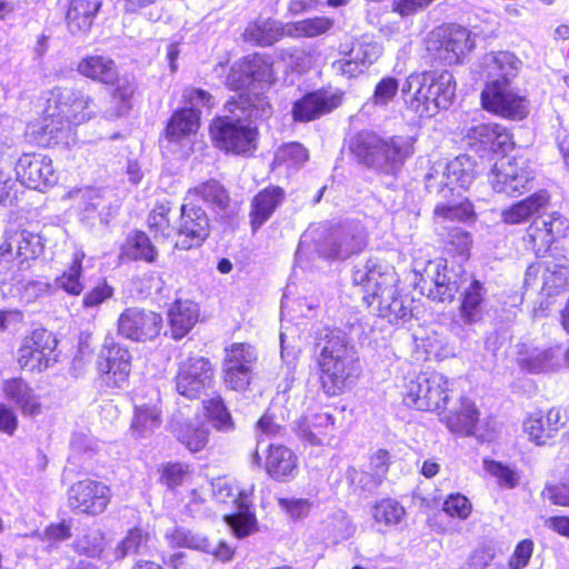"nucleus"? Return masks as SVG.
<instances>
[{"label": "nucleus", "mask_w": 569, "mask_h": 569, "mask_svg": "<svg viewBox=\"0 0 569 569\" xmlns=\"http://www.w3.org/2000/svg\"><path fill=\"white\" fill-rule=\"evenodd\" d=\"M97 112L91 97L71 88L50 91L40 123H30L27 134L41 147L70 146L74 142L72 127L90 120Z\"/></svg>", "instance_id": "obj_1"}, {"label": "nucleus", "mask_w": 569, "mask_h": 569, "mask_svg": "<svg viewBox=\"0 0 569 569\" xmlns=\"http://www.w3.org/2000/svg\"><path fill=\"white\" fill-rule=\"evenodd\" d=\"M228 110L232 116L217 117L210 124V134L217 148L234 154H246L256 149L257 128L251 119L266 118L270 104L263 97L239 96V101L229 100Z\"/></svg>", "instance_id": "obj_2"}, {"label": "nucleus", "mask_w": 569, "mask_h": 569, "mask_svg": "<svg viewBox=\"0 0 569 569\" xmlns=\"http://www.w3.org/2000/svg\"><path fill=\"white\" fill-rule=\"evenodd\" d=\"M353 283L360 288L362 300L378 317L393 323L410 316V309L398 296V276L392 266L370 258L355 267Z\"/></svg>", "instance_id": "obj_3"}, {"label": "nucleus", "mask_w": 569, "mask_h": 569, "mask_svg": "<svg viewBox=\"0 0 569 569\" xmlns=\"http://www.w3.org/2000/svg\"><path fill=\"white\" fill-rule=\"evenodd\" d=\"M318 346L320 381L328 396H338L350 389L361 373L356 351L339 329L327 330Z\"/></svg>", "instance_id": "obj_4"}, {"label": "nucleus", "mask_w": 569, "mask_h": 569, "mask_svg": "<svg viewBox=\"0 0 569 569\" xmlns=\"http://www.w3.org/2000/svg\"><path fill=\"white\" fill-rule=\"evenodd\" d=\"M457 83L449 71L409 74L401 91L407 107L419 117L431 118L448 109L456 98Z\"/></svg>", "instance_id": "obj_5"}, {"label": "nucleus", "mask_w": 569, "mask_h": 569, "mask_svg": "<svg viewBox=\"0 0 569 569\" xmlns=\"http://www.w3.org/2000/svg\"><path fill=\"white\" fill-rule=\"evenodd\" d=\"M413 143L411 137H382L372 131H361L351 139L349 149L366 167L383 174H396L412 156Z\"/></svg>", "instance_id": "obj_6"}, {"label": "nucleus", "mask_w": 569, "mask_h": 569, "mask_svg": "<svg viewBox=\"0 0 569 569\" xmlns=\"http://www.w3.org/2000/svg\"><path fill=\"white\" fill-rule=\"evenodd\" d=\"M476 160L461 154L450 161H436L426 174V188L442 199L459 197L476 177Z\"/></svg>", "instance_id": "obj_7"}, {"label": "nucleus", "mask_w": 569, "mask_h": 569, "mask_svg": "<svg viewBox=\"0 0 569 569\" xmlns=\"http://www.w3.org/2000/svg\"><path fill=\"white\" fill-rule=\"evenodd\" d=\"M42 237L22 227L8 226L0 236V268L26 271L42 253Z\"/></svg>", "instance_id": "obj_8"}, {"label": "nucleus", "mask_w": 569, "mask_h": 569, "mask_svg": "<svg viewBox=\"0 0 569 569\" xmlns=\"http://www.w3.org/2000/svg\"><path fill=\"white\" fill-rule=\"evenodd\" d=\"M452 385L440 372H421L406 382L403 402L417 410L440 413L448 403Z\"/></svg>", "instance_id": "obj_9"}, {"label": "nucleus", "mask_w": 569, "mask_h": 569, "mask_svg": "<svg viewBox=\"0 0 569 569\" xmlns=\"http://www.w3.org/2000/svg\"><path fill=\"white\" fill-rule=\"evenodd\" d=\"M213 498L220 503H234L238 511L224 515L223 519L238 538L248 536L254 526V516L248 508V496L252 492V487L247 490H240L232 479L220 477L211 481Z\"/></svg>", "instance_id": "obj_10"}, {"label": "nucleus", "mask_w": 569, "mask_h": 569, "mask_svg": "<svg viewBox=\"0 0 569 569\" xmlns=\"http://www.w3.org/2000/svg\"><path fill=\"white\" fill-rule=\"evenodd\" d=\"M473 47L470 31L460 26L437 28L426 39L429 56L449 66L460 62Z\"/></svg>", "instance_id": "obj_11"}, {"label": "nucleus", "mask_w": 569, "mask_h": 569, "mask_svg": "<svg viewBox=\"0 0 569 569\" xmlns=\"http://www.w3.org/2000/svg\"><path fill=\"white\" fill-rule=\"evenodd\" d=\"M482 107L499 117L522 120L529 113L527 97L508 82L487 81L481 92Z\"/></svg>", "instance_id": "obj_12"}, {"label": "nucleus", "mask_w": 569, "mask_h": 569, "mask_svg": "<svg viewBox=\"0 0 569 569\" xmlns=\"http://www.w3.org/2000/svg\"><path fill=\"white\" fill-rule=\"evenodd\" d=\"M183 98L190 107L182 108L171 116L166 129V136L170 141H180L194 134L200 126L199 108L211 109L216 104L214 98L208 91L198 88L186 89Z\"/></svg>", "instance_id": "obj_13"}, {"label": "nucleus", "mask_w": 569, "mask_h": 569, "mask_svg": "<svg viewBox=\"0 0 569 569\" xmlns=\"http://www.w3.org/2000/svg\"><path fill=\"white\" fill-rule=\"evenodd\" d=\"M367 246V233L361 223H343L328 232L318 243L319 254L330 260H345L361 252Z\"/></svg>", "instance_id": "obj_14"}, {"label": "nucleus", "mask_w": 569, "mask_h": 569, "mask_svg": "<svg viewBox=\"0 0 569 569\" xmlns=\"http://www.w3.org/2000/svg\"><path fill=\"white\" fill-rule=\"evenodd\" d=\"M532 179L527 159L502 157L493 166L490 183L496 192L513 197L528 190Z\"/></svg>", "instance_id": "obj_15"}, {"label": "nucleus", "mask_w": 569, "mask_h": 569, "mask_svg": "<svg viewBox=\"0 0 569 569\" xmlns=\"http://www.w3.org/2000/svg\"><path fill=\"white\" fill-rule=\"evenodd\" d=\"M57 340L44 329L33 330L18 350L19 366L27 371H44L57 361Z\"/></svg>", "instance_id": "obj_16"}, {"label": "nucleus", "mask_w": 569, "mask_h": 569, "mask_svg": "<svg viewBox=\"0 0 569 569\" xmlns=\"http://www.w3.org/2000/svg\"><path fill=\"white\" fill-rule=\"evenodd\" d=\"M97 368L107 386L123 389L131 371V353L128 348L107 338L99 352Z\"/></svg>", "instance_id": "obj_17"}, {"label": "nucleus", "mask_w": 569, "mask_h": 569, "mask_svg": "<svg viewBox=\"0 0 569 569\" xmlns=\"http://www.w3.org/2000/svg\"><path fill=\"white\" fill-rule=\"evenodd\" d=\"M213 382L211 362L200 356L188 357L179 362L176 376V389L179 395L189 399L199 398Z\"/></svg>", "instance_id": "obj_18"}, {"label": "nucleus", "mask_w": 569, "mask_h": 569, "mask_svg": "<svg viewBox=\"0 0 569 569\" xmlns=\"http://www.w3.org/2000/svg\"><path fill=\"white\" fill-rule=\"evenodd\" d=\"M111 497V490L106 483L84 479L69 488L68 506L76 513L97 516L107 509Z\"/></svg>", "instance_id": "obj_19"}, {"label": "nucleus", "mask_w": 569, "mask_h": 569, "mask_svg": "<svg viewBox=\"0 0 569 569\" xmlns=\"http://www.w3.org/2000/svg\"><path fill=\"white\" fill-rule=\"evenodd\" d=\"M148 400L140 393L133 397V417L130 426L131 436L137 440L149 439L162 423L160 395L154 388H148Z\"/></svg>", "instance_id": "obj_20"}, {"label": "nucleus", "mask_w": 569, "mask_h": 569, "mask_svg": "<svg viewBox=\"0 0 569 569\" xmlns=\"http://www.w3.org/2000/svg\"><path fill=\"white\" fill-rule=\"evenodd\" d=\"M162 317L151 310L127 308L118 319V331L132 341H148L159 336Z\"/></svg>", "instance_id": "obj_21"}, {"label": "nucleus", "mask_w": 569, "mask_h": 569, "mask_svg": "<svg viewBox=\"0 0 569 569\" xmlns=\"http://www.w3.org/2000/svg\"><path fill=\"white\" fill-rule=\"evenodd\" d=\"M568 228V220L553 212L535 219L527 229L523 241L536 256H542L558 238L565 236Z\"/></svg>", "instance_id": "obj_22"}, {"label": "nucleus", "mask_w": 569, "mask_h": 569, "mask_svg": "<svg viewBox=\"0 0 569 569\" xmlns=\"http://www.w3.org/2000/svg\"><path fill=\"white\" fill-rule=\"evenodd\" d=\"M487 288L477 279H471L466 287H462L459 319L463 327L457 332L458 336L469 337L471 328L483 321L487 315Z\"/></svg>", "instance_id": "obj_23"}, {"label": "nucleus", "mask_w": 569, "mask_h": 569, "mask_svg": "<svg viewBox=\"0 0 569 569\" xmlns=\"http://www.w3.org/2000/svg\"><path fill=\"white\" fill-rule=\"evenodd\" d=\"M418 283L421 290L428 289V297L438 302H451L467 279L458 280V274L448 270L441 262L429 261Z\"/></svg>", "instance_id": "obj_24"}, {"label": "nucleus", "mask_w": 569, "mask_h": 569, "mask_svg": "<svg viewBox=\"0 0 569 569\" xmlns=\"http://www.w3.org/2000/svg\"><path fill=\"white\" fill-rule=\"evenodd\" d=\"M209 234V219L201 207L187 201L181 206L176 247L188 250L199 246Z\"/></svg>", "instance_id": "obj_25"}, {"label": "nucleus", "mask_w": 569, "mask_h": 569, "mask_svg": "<svg viewBox=\"0 0 569 569\" xmlns=\"http://www.w3.org/2000/svg\"><path fill=\"white\" fill-rule=\"evenodd\" d=\"M16 173L21 184L34 190L53 186L58 179L52 160L41 153L22 154L17 161Z\"/></svg>", "instance_id": "obj_26"}, {"label": "nucleus", "mask_w": 569, "mask_h": 569, "mask_svg": "<svg viewBox=\"0 0 569 569\" xmlns=\"http://www.w3.org/2000/svg\"><path fill=\"white\" fill-rule=\"evenodd\" d=\"M272 68L258 54L248 56L234 63L227 77L226 84L237 91L251 86L254 82L270 83Z\"/></svg>", "instance_id": "obj_27"}, {"label": "nucleus", "mask_w": 569, "mask_h": 569, "mask_svg": "<svg viewBox=\"0 0 569 569\" xmlns=\"http://www.w3.org/2000/svg\"><path fill=\"white\" fill-rule=\"evenodd\" d=\"M517 348V362L522 370L529 373L549 372L560 367L562 350L559 345L537 347L522 342Z\"/></svg>", "instance_id": "obj_28"}, {"label": "nucleus", "mask_w": 569, "mask_h": 569, "mask_svg": "<svg viewBox=\"0 0 569 569\" xmlns=\"http://www.w3.org/2000/svg\"><path fill=\"white\" fill-rule=\"evenodd\" d=\"M466 140L477 151L506 152L513 144L509 131L492 122H481L470 127L467 130Z\"/></svg>", "instance_id": "obj_29"}, {"label": "nucleus", "mask_w": 569, "mask_h": 569, "mask_svg": "<svg viewBox=\"0 0 569 569\" xmlns=\"http://www.w3.org/2000/svg\"><path fill=\"white\" fill-rule=\"evenodd\" d=\"M565 426V419L559 408H551L546 413L541 410L529 413L522 423L528 439L538 445H547Z\"/></svg>", "instance_id": "obj_30"}, {"label": "nucleus", "mask_w": 569, "mask_h": 569, "mask_svg": "<svg viewBox=\"0 0 569 569\" xmlns=\"http://www.w3.org/2000/svg\"><path fill=\"white\" fill-rule=\"evenodd\" d=\"M341 103V94L330 90H317L297 100L292 107L296 121H312L331 112Z\"/></svg>", "instance_id": "obj_31"}, {"label": "nucleus", "mask_w": 569, "mask_h": 569, "mask_svg": "<svg viewBox=\"0 0 569 569\" xmlns=\"http://www.w3.org/2000/svg\"><path fill=\"white\" fill-rule=\"evenodd\" d=\"M522 67V61L510 51L489 52L482 59L488 81L501 80L511 84Z\"/></svg>", "instance_id": "obj_32"}, {"label": "nucleus", "mask_w": 569, "mask_h": 569, "mask_svg": "<svg viewBox=\"0 0 569 569\" xmlns=\"http://www.w3.org/2000/svg\"><path fill=\"white\" fill-rule=\"evenodd\" d=\"M4 398L13 403L23 416L33 417L41 412L39 396L20 378L6 380L2 386Z\"/></svg>", "instance_id": "obj_33"}, {"label": "nucleus", "mask_w": 569, "mask_h": 569, "mask_svg": "<svg viewBox=\"0 0 569 569\" xmlns=\"http://www.w3.org/2000/svg\"><path fill=\"white\" fill-rule=\"evenodd\" d=\"M283 199L284 191L280 187L264 188L252 198L249 216L253 231H257L271 218Z\"/></svg>", "instance_id": "obj_34"}, {"label": "nucleus", "mask_w": 569, "mask_h": 569, "mask_svg": "<svg viewBox=\"0 0 569 569\" xmlns=\"http://www.w3.org/2000/svg\"><path fill=\"white\" fill-rule=\"evenodd\" d=\"M264 468L274 480L288 481L297 475V457L284 446L270 445Z\"/></svg>", "instance_id": "obj_35"}, {"label": "nucleus", "mask_w": 569, "mask_h": 569, "mask_svg": "<svg viewBox=\"0 0 569 569\" xmlns=\"http://www.w3.org/2000/svg\"><path fill=\"white\" fill-rule=\"evenodd\" d=\"M199 306L191 300H176L168 311L171 336L179 340L189 333L198 322Z\"/></svg>", "instance_id": "obj_36"}, {"label": "nucleus", "mask_w": 569, "mask_h": 569, "mask_svg": "<svg viewBox=\"0 0 569 569\" xmlns=\"http://www.w3.org/2000/svg\"><path fill=\"white\" fill-rule=\"evenodd\" d=\"M478 419L479 411L475 403L468 398L461 397L459 403L441 421L451 432L469 436L473 432Z\"/></svg>", "instance_id": "obj_37"}, {"label": "nucleus", "mask_w": 569, "mask_h": 569, "mask_svg": "<svg viewBox=\"0 0 569 569\" xmlns=\"http://www.w3.org/2000/svg\"><path fill=\"white\" fill-rule=\"evenodd\" d=\"M550 196L546 190L532 193L526 199L511 204L501 212L502 221L508 224H519L530 217L545 209L549 203Z\"/></svg>", "instance_id": "obj_38"}, {"label": "nucleus", "mask_w": 569, "mask_h": 569, "mask_svg": "<svg viewBox=\"0 0 569 569\" xmlns=\"http://www.w3.org/2000/svg\"><path fill=\"white\" fill-rule=\"evenodd\" d=\"M100 7V0H72L66 16L70 32L76 34L89 31Z\"/></svg>", "instance_id": "obj_39"}, {"label": "nucleus", "mask_w": 569, "mask_h": 569, "mask_svg": "<svg viewBox=\"0 0 569 569\" xmlns=\"http://www.w3.org/2000/svg\"><path fill=\"white\" fill-rule=\"evenodd\" d=\"M78 71L86 78L104 84L113 83L118 79V69L114 61L100 54L87 56L78 63Z\"/></svg>", "instance_id": "obj_40"}, {"label": "nucleus", "mask_w": 569, "mask_h": 569, "mask_svg": "<svg viewBox=\"0 0 569 569\" xmlns=\"http://www.w3.org/2000/svg\"><path fill=\"white\" fill-rule=\"evenodd\" d=\"M286 29L281 28L276 20L263 19L250 23L243 33L246 41L257 46L268 47L277 42Z\"/></svg>", "instance_id": "obj_41"}, {"label": "nucleus", "mask_w": 569, "mask_h": 569, "mask_svg": "<svg viewBox=\"0 0 569 569\" xmlns=\"http://www.w3.org/2000/svg\"><path fill=\"white\" fill-rule=\"evenodd\" d=\"M83 258L84 252L82 251L73 253L69 267L54 279L56 291L60 289L71 296H79L83 291L84 283L81 279Z\"/></svg>", "instance_id": "obj_42"}, {"label": "nucleus", "mask_w": 569, "mask_h": 569, "mask_svg": "<svg viewBox=\"0 0 569 569\" xmlns=\"http://www.w3.org/2000/svg\"><path fill=\"white\" fill-rule=\"evenodd\" d=\"M122 254L133 260L153 262L158 251L144 232L134 231L127 237L122 246Z\"/></svg>", "instance_id": "obj_43"}, {"label": "nucleus", "mask_w": 569, "mask_h": 569, "mask_svg": "<svg viewBox=\"0 0 569 569\" xmlns=\"http://www.w3.org/2000/svg\"><path fill=\"white\" fill-rule=\"evenodd\" d=\"M197 199L219 209L226 208L229 202L227 190L216 180L206 181L188 191L186 201L193 203Z\"/></svg>", "instance_id": "obj_44"}, {"label": "nucleus", "mask_w": 569, "mask_h": 569, "mask_svg": "<svg viewBox=\"0 0 569 569\" xmlns=\"http://www.w3.org/2000/svg\"><path fill=\"white\" fill-rule=\"evenodd\" d=\"M448 202L438 203L435 208V219L438 223L446 221H468L473 218V207L467 199L455 203V198L446 199Z\"/></svg>", "instance_id": "obj_45"}, {"label": "nucleus", "mask_w": 569, "mask_h": 569, "mask_svg": "<svg viewBox=\"0 0 569 569\" xmlns=\"http://www.w3.org/2000/svg\"><path fill=\"white\" fill-rule=\"evenodd\" d=\"M82 200V211L87 219L93 218L96 214L100 221L107 223L109 218L112 216L113 208L108 202L99 190L86 189L79 191Z\"/></svg>", "instance_id": "obj_46"}, {"label": "nucleus", "mask_w": 569, "mask_h": 569, "mask_svg": "<svg viewBox=\"0 0 569 569\" xmlns=\"http://www.w3.org/2000/svg\"><path fill=\"white\" fill-rule=\"evenodd\" d=\"M405 515V508L393 499H382L372 508V517L379 530L400 523Z\"/></svg>", "instance_id": "obj_47"}, {"label": "nucleus", "mask_w": 569, "mask_h": 569, "mask_svg": "<svg viewBox=\"0 0 569 569\" xmlns=\"http://www.w3.org/2000/svg\"><path fill=\"white\" fill-rule=\"evenodd\" d=\"M150 536L141 528L129 530L128 535L114 549V558L121 560L130 555L143 553L148 550Z\"/></svg>", "instance_id": "obj_48"}, {"label": "nucleus", "mask_w": 569, "mask_h": 569, "mask_svg": "<svg viewBox=\"0 0 569 569\" xmlns=\"http://www.w3.org/2000/svg\"><path fill=\"white\" fill-rule=\"evenodd\" d=\"M292 288L291 286H287L286 291L281 301V316L282 323L288 318V321L298 319L300 317H309V313L318 307V305L312 303L307 298L303 299H295L291 297ZM284 326L282 325V328Z\"/></svg>", "instance_id": "obj_49"}, {"label": "nucleus", "mask_w": 569, "mask_h": 569, "mask_svg": "<svg viewBox=\"0 0 569 569\" xmlns=\"http://www.w3.org/2000/svg\"><path fill=\"white\" fill-rule=\"evenodd\" d=\"M332 27V21L326 17H315L312 19L300 20L288 24L286 33L291 37H318L327 32Z\"/></svg>", "instance_id": "obj_50"}, {"label": "nucleus", "mask_w": 569, "mask_h": 569, "mask_svg": "<svg viewBox=\"0 0 569 569\" xmlns=\"http://www.w3.org/2000/svg\"><path fill=\"white\" fill-rule=\"evenodd\" d=\"M279 59L292 71L302 73L315 63V54L306 48H287L278 50Z\"/></svg>", "instance_id": "obj_51"}, {"label": "nucleus", "mask_w": 569, "mask_h": 569, "mask_svg": "<svg viewBox=\"0 0 569 569\" xmlns=\"http://www.w3.org/2000/svg\"><path fill=\"white\" fill-rule=\"evenodd\" d=\"M171 211L169 202H160L154 206L148 218L150 230L154 237L170 238L176 234L177 228L170 223L169 213Z\"/></svg>", "instance_id": "obj_52"}, {"label": "nucleus", "mask_w": 569, "mask_h": 569, "mask_svg": "<svg viewBox=\"0 0 569 569\" xmlns=\"http://www.w3.org/2000/svg\"><path fill=\"white\" fill-rule=\"evenodd\" d=\"M257 356L252 346L248 343H232L226 348L223 367L251 370Z\"/></svg>", "instance_id": "obj_53"}, {"label": "nucleus", "mask_w": 569, "mask_h": 569, "mask_svg": "<svg viewBox=\"0 0 569 569\" xmlns=\"http://www.w3.org/2000/svg\"><path fill=\"white\" fill-rule=\"evenodd\" d=\"M307 149L298 143L291 142L281 146L274 154V164L278 167L284 166L288 169H297L308 160Z\"/></svg>", "instance_id": "obj_54"}, {"label": "nucleus", "mask_w": 569, "mask_h": 569, "mask_svg": "<svg viewBox=\"0 0 569 569\" xmlns=\"http://www.w3.org/2000/svg\"><path fill=\"white\" fill-rule=\"evenodd\" d=\"M568 283L569 269L567 267L552 263L547 266L542 273L541 292L547 297H551Z\"/></svg>", "instance_id": "obj_55"}, {"label": "nucleus", "mask_w": 569, "mask_h": 569, "mask_svg": "<svg viewBox=\"0 0 569 569\" xmlns=\"http://www.w3.org/2000/svg\"><path fill=\"white\" fill-rule=\"evenodd\" d=\"M177 437L190 451L198 452L208 442V429L200 425L184 423L179 428Z\"/></svg>", "instance_id": "obj_56"}, {"label": "nucleus", "mask_w": 569, "mask_h": 569, "mask_svg": "<svg viewBox=\"0 0 569 569\" xmlns=\"http://www.w3.org/2000/svg\"><path fill=\"white\" fill-rule=\"evenodd\" d=\"M483 467L489 475L496 478L500 487L512 489L518 486L520 475L515 467L495 460H485Z\"/></svg>", "instance_id": "obj_57"}, {"label": "nucleus", "mask_w": 569, "mask_h": 569, "mask_svg": "<svg viewBox=\"0 0 569 569\" xmlns=\"http://www.w3.org/2000/svg\"><path fill=\"white\" fill-rule=\"evenodd\" d=\"M204 409L216 429L220 431L232 430L233 422L231 416L219 396L204 401Z\"/></svg>", "instance_id": "obj_58"}, {"label": "nucleus", "mask_w": 569, "mask_h": 569, "mask_svg": "<svg viewBox=\"0 0 569 569\" xmlns=\"http://www.w3.org/2000/svg\"><path fill=\"white\" fill-rule=\"evenodd\" d=\"M332 425L333 418L329 413H316L310 418H306L302 432L311 443L321 445L322 439L320 438V435H322V429H327Z\"/></svg>", "instance_id": "obj_59"}, {"label": "nucleus", "mask_w": 569, "mask_h": 569, "mask_svg": "<svg viewBox=\"0 0 569 569\" xmlns=\"http://www.w3.org/2000/svg\"><path fill=\"white\" fill-rule=\"evenodd\" d=\"M136 86L128 80L120 82L112 93V103L114 111L109 112V118L120 117L131 108V98L134 93Z\"/></svg>", "instance_id": "obj_60"}, {"label": "nucleus", "mask_w": 569, "mask_h": 569, "mask_svg": "<svg viewBox=\"0 0 569 569\" xmlns=\"http://www.w3.org/2000/svg\"><path fill=\"white\" fill-rule=\"evenodd\" d=\"M382 53V48L377 42L360 41L352 46L349 56L355 58L367 70Z\"/></svg>", "instance_id": "obj_61"}, {"label": "nucleus", "mask_w": 569, "mask_h": 569, "mask_svg": "<svg viewBox=\"0 0 569 569\" xmlns=\"http://www.w3.org/2000/svg\"><path fill=\"white\" fill-rule=\"evenodd\" d=\"M326 530L333 542L348 539L352 535L349 518L343 511H337L326 522Z\"/></svg>", "instance_id": "obj_62"}, {"label": "nucleus", "mask_w": 569, "mask_h": 569, "mask_svg": "<svg viewBox=\"0 0 569 569\" xmlns=\"http://www.w3.org/2000/svg\"><path fill=\"white\" fill-rule=\"evenodd\" d=\"M78 552L88 557H98L104 549V536L100 530H90L76 542Z\"/></svg>", "instance_id": "obj_63"}, {"label": "nucleus", "mask_w": 569, "mask_h": 569, "mask_svg": "<svg viewBox=\"0 0 569 569\" xmlns=\"http://www.w3.org/2000/svg\"><path fill=\"white\" fill-rule=\"evenodd\" d=\"M442 510L452 518L467 519L472 510L469 499L461 493H450L443 501Z\"/></svg>", "instance_id": "obj_64"}]
</instances>
